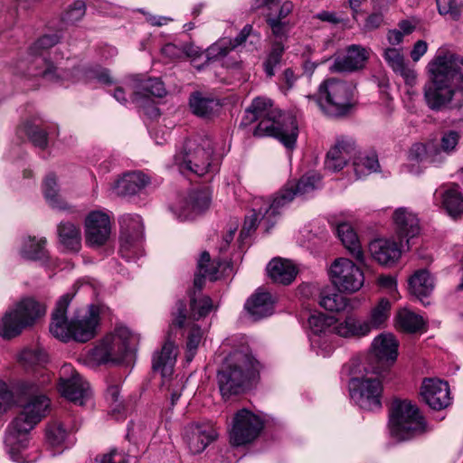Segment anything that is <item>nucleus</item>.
<instances>
[{"label":"nucleus","mask_w":463,"mask_h":463,"mask_svg":"<svg viewBox=\"0 0 463 463\" xmlns=\"http://www.w3.org/2000/svg\"><path fill=\"white\" fill-rule=\"evenodd\" d=\"M51 382L49 374L43 375L42 380H28L18 383L20 394L29 396L22 411L8 425L5 444L12 457L28 445L29 433L34 426L46 416L50 409V399L42 393Z\"/></svg>","instance_id":"1"},{"label":"nucleus","mask_w":463,"mask_h":463,"mask_svg":"<svg viewBox=\"0 0 463 463\" xmlns=\"http://www.w3.org/2000/svg\"><path fill=\"white\" fill-rule=\"evenodd\" d=\"M430 80L424 86V99L432 110L449 108L463 94V58L447 53L435 57L428 65Z\"/></svg>","instance_id":"2"},{"label":"nucleus","mask_w":463,"mask_h":463,"mask_svg":"<svg viewBox=\"0 0 463 463\" xmlns=\"http://www.w3.org/2000/svg\"><path fill=\"white\" fill-rule=\"evenodd\" d=\"M259 121L253 131L257 137H273L279 139L287 148L295 147L298 136L297 119L294 116L282 113L273 107L270 99L256 98L245 110L243 124Z\"/></svg>","instance_id":"3"},{"label":"nucleus","mask_w":463,"mask_h":463,"mask_svg":"<svg viewBox=\"0 0 463 463\" xmlns=\"http://www.w3.org/2000/svg\"><path fill=\"white\" fill-rule=\"evenodd\" d=\"M71 298V295L65 294L57 301L52 313L49 330L55 338L63 343H86L98 334L99 311L92 305L84 314L77 315L69 320L67 311Z\"/></svg>","instance_id":"4"},{"label":"nucleus","mask_w":463,"mask_h":463,"mask_svg":"<svg viewBox=\"0 0 463 463\" xmlns=\"http://www.w3.org/2000/svg\"><path fill=\"white\" fill-rule=\"evenodd\" d=\"M259 363L248 347L232 352L217 373L218 386L223 399L243 393L258 370Z\"/></svg>","instance_id":"5"},{"label":"nucleus","mask_w":463,"mask_h":463,"mask_svg":"<svg viewBox=\"0 0 463 463\" xmlns=\"http://www.w3.org/2000/svg\"><path fill=\"white\" fill-rule=\"evenodd\" d=\"M389 428L391 436L398 441L410 440L430 430L417 405L398 398L392 402Z\"/></svg>","instance_id":"6"},{"label":"nucleus","mask_w":463,"mask_h":463,"mask_svg":"<svg viewBox=\"0 0 463 463\" xmlns=\"http://www.w3.org/2000/svg\"><path fill=\"white\" fill-rule=\"evenodd\" d=\"M59 43L56 34L43 35L31 47L26 59L18 61L16 68L19 73L30 77H42L52 82H58L68 78V71L53 65L41 51L47 50Z\"/></svg>","instance_id":"7"},{"label":"nucleus","mask_w":463,"mask_h":463,"mask_svg":"<svg viewBox=\"0 0 463 463\" xmlns=\"http://www.w3.org/2000/svg\"><path fill=\"white\" fill-rule=\"evenodd\" d=\"M353 89L350 84L336 79L323 81L317 95H308L306 99L319 107L326 114L333 117L343 116L352 107Z\"/></svg>","instance_id":"8"},{"label":"nucleus","mask_w":463,"mask_h":463,"mask_svg":"<svg viewBox=\"0 0 463 463\" xmlns=\"http://www.w3.org/2000/svg\"><path fill=\"white\" fill-rule=\"evenodd\" d=\"M358 365L357 361H352L350 374L354 375L348 383L352 400L362 409L375 411L382 408L383 384L376 378H364L355 376Z\"/></svg>","instance_id":"9"},{"label":"nucleus","mask_w":463,"mask_h":463,"mask_svg":"<svg viewBox=\"0 0 463 463\" xmlns=\"http://www.w3.org/2000/svg\"><path fill=\"white\" fill-rule=\"evenodd\" d=\"M213 146L207 137L189 139L184 151L175 156L176 161L186 169L203 176L211 171Z\"/></svg>","instance_id":"10"},{"label":"nucleus","mask_w":463,"mask_h":463,"mask_svg":"<svg viewBox=\"0 0 463 463\" xmlns=\"http://www.w3.org/2000/svg\"><path fill=\"white\" fill-rule=\"evenodd\" d=\"M319 179L318 175H310L302 176L298 182H288L262 213L266 232L273 227L274 222L271 219L279 213V209L289 203L297 194L304 195L315 190Z\"/></svg>","instance_id":"11"},{"label":"nucleus","mask_w":463,"mask_h":463,"mask_svg":"<svg viewBox=\"0 0 463 463\" xmlns=\"http://www.w3.org/2000/svg\"><path fill=\"white\" fill-rule=\"evenodd\" d=\"M252 9L264 10L263 15L272 35L277 39L275 42L283 43L288 39L292 26L286 18L292 12L293 4L291 2L280 4L279 0H255Z\"/></svg>","instance_id":"12"},{"label":"nucleus","mask_w":463,"mask_h":463,"mask_svg":"<svg viewBox=\"0 0 463 463\" xmlns=\"http://www.w3.org/2000/svg\"><path fill=\"white\" fill-rule=\"evenodd\" d=\"M330 279L339 292L354 293L364 285L362 269L346 258H338L330 267Z\"/></svg>","instance_id":"13"},{"label":"nucleus","mask_w":463,"mask_h":463,"mask_svg":"<svg viewBox=\"0 0 463 463\" xmlns=\"http://www.w3.org/2000/svg\"><path fill=\"white\" fill-rule=\"evenodd\" d=\"M264 428L263 420L247 409L237 411L230 432L231 443L242 446L254 441Z\"/></svg>","instance_id":"14"},{"label":"nucleus","mask_w":463,"mask_h":463,"mask_svg":"<svg viewBox=\"0 0 463 463\" xmlns=\"http://www.w3.org/2000/svg\"><path fill=\"white\" fill-rule=\"evenodd\" d=\"M58 390L61 396L80 406L90 397L89 383L70 364L61 369Z\"/></svg>","instance_id":"15"},{"label":"nucleus","mask_w":463,"mask_h":463,"mask_svg":"<svg viewBox=\"0 0 463 463\" xmlns=\"http://www.w3.org/2000/svg\"><path fill=\"white\" fill-rule=\"evenodd\" d=\"M85 242L90 248H99L107 243L111 232L109 217L99 211L88 214L84 223Z\"/></svg>","instance_id":"16"},{"label":"nucleus","mask_w":463,"mask_h":463,"mask_svg":"<svg viewBox=\"0 0 463 463\" xmlns=\"http://www.w3.org/2000/svg\"><path fill=\"white\" fill-rule=\"evenodd\" d=\"M372 354L376 365L372 367V373L381 374L383 371L391 366L398 356V342L392 334H381L372 344Z\"/></svg>","instance_id":"17"},{"label":"nucleus","mask_w":463,"mask_h":463,"mask_svg":"<svg viewBox=\"0 0 463 463\" xmlns=\"http://www.w3.org/2000/svg\"><path fill=\"white\" fill-rule=\"evenodd\" d=\"M356 154L355 141L349 137H339L326 154L325 167L331 172L341 171Z\"/></svg>","instance_id":"18"},{"label":"nucleus","mask_w":463,"mask_h":463,"mask_svg":"<svg viewBox=\"0 0 463 463\" xmlns=\"http://www.w3.org/2000/svg\"><path fill=\"white\" fill-rule=\"evenodd\" d=\"M422 400L433 410L440 411L450 404V390L447 382L424 379L420 388Z\"/></svg>","instance_id":"19"},{"label":"nucleus","mask_w":463,"mask_h":463,"mask_svg":"<svg viewBox=\"0 0 463 463\" xmlns=\"http://www.w3.org/2000/svg\"><path fill=\"white\" fill-rule=\"evenodd\" d=\"M369 58L366 48L352 44L347 47L345 55L338 56L330 66L332 72H352L363 69Z\"/></svg>","instance_id":"20"},{"label":"nucleus","mask_w":463,"mask_h":463,"mask_svg":"<svg viewBox=\"0 0 463 463\" xmlns=\"http://www.w3.org/2000/svg\"><path fill=\"white\" fill-rule=\"evenodd\" d=\"M393 222L396 233L403 248V241L407 250L411 248L410 241L420 232L419 220L417 216L407 208H399L393 213Z\"/></svg>","instance_id":"21"},{"label":"nucleus","mask_w":463,"mask_h":463,"mask_svg":"<svg viewBox=\"0 0 463 463\" xmlns=\"http://www.w3.org/2000/svg\"><path fill=\"white\" fill-rule=\"evenodd\" d=\"M132 339L131 332L123 326L116 327L114 333L104 337L103 340L109 349L111 362H120L131 352Z\"/></svg>","instance_id":"22"},{"label":"nucleus","mask_w":463,"mask_h":463,"mask_svg":"<svg viewBox=\"0 0 463 463\" xmlns=\"http://www.w3.org/2000/svg\"><path fill=\"white\" fill-rule=\"evenodd\" d=\"M217 437L216 430L210 424H192L186 430V442L193 454L203 452Z\"/></svg>","instance_id":"23"},{"label":"nucleus","mask_w":463,"mask_h":463,"mask_svg":"<svg viewBox=\"0 0 463 463\" xmlns=\"http://www.w3.org/2000/svg\"><path fill=\"white\" fill-rule=\"evenodd\" d=\"M211 203V194L208 191H193L188 196L175 206V212L179 218L188 219L206 210Z\"/></svg>","instance_id":"24"},{"label":"nucleus","mask_w":463,"mask_h":463,"mask_svg":"<svg viewBox=\"0 0 463 463\" xmlns=\"http://www.w3.org/2000/svg\"><path fill=\"white\" fill-rule=\"evenodd\" d=\"M269 279L278 284L289 285L294 281L298 274L296 265L288 259L274 258L266 268Z\"/></svg>","instance_id":"25"},{"label":"nucleus","mask_w":463,"mask_h":463,"mask_svg":"<svg viewBox=\"0 0 463 463\" xmlns=\"http://www.w3.org/2000/svg\"><path fill=\"white\" fill-rule=\"evenodd\" d=\"M121 249L128 247L142 239L143 222L139 215L125 213L119 218Z\"/></svg>","instance_id":"26"},{"label":"nucleus","mask_w":463,"mask_h":463,"mask_svg":"<svg viewBox=\"0 0 463 463\" xmlns=\"http://www.w3.org/2000/svg\"><path fill=\"white\" fill-rule=\"evenodd\" d=\"M275 301V298L269 292L258 288L247 300L245 308L253 319L258 320L273 313Z\"/></svg>","instance_id":"27"},{"label":"nucleus","mask_w":463,"mask_h":463,"mask_svg":"<svg viewBox=\"0 0 463 463\" xmlns=\"http://www.w3.org/2000/svg\"><path fill=\"white\" fill-rule=\"evenodd\" d=\"M12 307L28 327L33 326L46 314V306L31 297L22 298Z\"/></svg>","instance_id":"28"},{"label":"nucleus","mask_w":463,"mask_h":463,"mask_svg":"<svg viewBox=\"0 0 463 463\" xmlns=\"http://www.w3.org/2000/svg\"><path fill=\"white\" fill-rule=\"evenodd\" d=\"M372 257L382 265H392L401 257L402 250L397 243L383 239H377L369 244Z\"/></svg>","instance_id":"29"},{"label":"nucleus","mask_w":463,"mask_h":463,"mask_svg":"<svg viewBox=\"0 0 463 463\" xmlns=\"http://www.w3.org/2000/svg\"><path fill=\"white\" fill-rule=\"evenodd\" d=\"M149 179L140 172H133L124 175L112 185V192L118 196L133 195L142 190Z\"/></svg>","instance_id":"30"},{"label":"nucleus","mask_w":463,"mask_h":463,"mask_svg":"<svg viewBox=\"0 0 463 463\" xmlns=\"http://www.w3.org/2000/svg\"><path fill=\"white\" fill-rule=\"evenodd\" d=\"M334 334L345 337H363L369 335L373 329L365 319L348 316L343 321H337L333 327Z\"/></svg>","instance_id":"31"},{"label":"nucleus","mask_w":463,"mask_h":463,"mask_svg":"<svg viewBox=\"0 0 463 463\" xmlns=\"http://www.w3.org/2000/svg\"><path fill=\"white\" fill-rule=\"evenodd\" d=\"M336 232L338 238L349 254L355 259L356 261L364 263V253L360 240L351 224L341 222L337 225Z\"/></svg>","instance_id":"32"},{"label":"nucleus","mask_w":463,"mask_h":463,"mask_svg":"<svg viewBox=\"0 0 463 463\" xmlns=\"http://www.w3.org/2000/svg\"><path fill=\"white\" fill-rule=\"evenodd\" d=\"M383 58L392 70L402 76L407 84H414L416 72L405 62L402 52L396 48H386L383 52Z\"/></svg>","instance_id":"33"},{"label":"nucleus","mask_w":463,"mask_h":463,"mask_svg":"<svg viewBox=\"0 0 463 463\" xmlns=\"http://www.w3.org/2000/svg\"><path fill=\"white\" fill-rule=\"evenodd\" d=\"M176 355L177 353L175 344L170 340L165 341L161 351L154 354L153 370L160 372L163 377L171 375Z\"/></svg>","instance_id":"34"},{"label":"nucleus","mask_w":463,"mask_h":463,"mask_svg":"<svg viewBox=\"0 0 463 463\" xmlns=\"http://www.w3.org/2000/svg\"><path fill=\"white\" fill-rule=\"evenodd\" d=\"M27 328L29 327L12 307L5 312L0 319V336L3 339L11 340L15 338Z\"/></svg>","instance_id":"35"},{"label":"nucleus","mask_w":463,"mask_h":463,"mask_svg":"<svg viewBox=\"0 0 463 463\" xmlns=\"http://www.w3.org/2000/svg\"><path fill=\"white\" fill-rule=\"evenodd\" d=\"M60 243L66 250L78 252L81 247V232L79 226L71 222H61L57 227Z\"/></svg>","instance_id":"36"},{"label":"nucleus","mask_w":463,"mask_h":463,"mask_svg":"<svg viewBox=\"0 0 463 463\" xmlns=\"http://www.w3.org/2000/svg\"><path fill=\"white\" fill-rule=\"evenodd\" d=\"M434 289V279L427 269L417 270L409 279L410 293L423 302Z\"/></svg>","instance_id":"37"},{"label":"nucleus","mask_w":463,"mask_h":463,"mask_svg":"<svg viewBox=\"0 0 463 463\" xmlns=\"http://www.w3.org/2000/svg\"><path fill=\"white\" fill-rule=\"evenodd\" d=\"M392 303L388 298H383L372 306L368 317L365 319L373 331L386 326L391 317Z\"/></svg>","instance_id":"38"},{"label":"nucleus","mask_w":463,"mask_h":463,"mask_svg":"<svg viewBox=\"0 0 463 463\" xmlns=\"http://www.w3.org/2000/svg\"><path fill=\"white\" fill-rule=\"evenodd\" d=\"M189 104L193 113L202 118L211 117L220 107L217 99L203 96L199 92L191 95Z\"/></svg>","instance_id":"39"},{"label":"nucleus","mask_w":463,"mask_h":463,"mask_svg":"<svg viewBox=\"0 0 463 463\" xmlns=\"http://www.w3.org/2000/svg\"><path fill=\"white\" fill-rule=\"evenodd\" d=\"M46 240L28 236L24 239L21 247V255L31 260H45L48 258V251L45 249Z\"/></svg>","instance_id":"40"},{"label":"nucleus","mask_w":463,"mask_h":463,"mask_svg":"<svg viewBox=\"0 0 463 463\" xmlns=\"http://www.w3.org/2000/svg\"><path fill=\"white\" fill-rule=\"evenodd\" d=\"M442 206L452 218L463 216V194L456 185L442 194Z\"/></svg>","instance_id":"41"},{"label":"nucleus","mask_w":463,"mask_h":463,"mask_svg":"<svg viewBox=\"0 0 463 463\" xmlns=\"http://www.w3.org/2000/svg\"><path fill=\"white\" fill-rule=\"evenodd\" d=\"M43 194L49 204L53 209L60 211L71 209L69 203L59 194L57 180L53 175H50L46 177L43 184Z\"/></svg>","instance_id":"42"},{"label":"nucleus","mask_w":463,"mask_h":463,"mask_svg":"<svg viewBox=\"0 0 463 463\" xmlns=\"http://www.w3.org/2000/svg\"><path fill=\"white\" fill-rule=\"evenodd\" d=\"M396 324L404 332L415 333L423 326L424 321L420 316L414 312L407 308H402L397 312Z\"/></svg>","instance_id":"43"},{"label":"nucleus","mask_w":463,"mask_h":463,"mask_svg":"<svg viewBox=\"0 0 463 463\" xmlns=\"http://www.w3.org/2000/svg\"><path fill=\"white\" fill-rule=\"evenodd\" d=\"M213 308L210 297L197 294L194 290L190 296V317L198 320L206 317Z\"/></svg>","instance_id":"44"},{"label":"nucleus","mask_w":463,"mask_h":463,"mask_svg":"<svg viewBox=\"0 0 463 463\" xmlns=\"http://www.w3.org/2000/svg\"><path fill=\"white\" fill-rule=\"evenodd\" d=\"M319 305L330 312L343 311L347 306V299L336 292L322 291Z\"/></svg>","instance_id":"45"},{"label":"nucleus","mask_w":463,"mask_h":463,"mask_svg":"<svg viewBox=\"0 0 463 463\" xmlns=\"http://www.w3.org/2000/svg\"><path fill=\"white\" fill-rule=\"evenodd\" d=\"M285 47L281 42H273L271 49L263 62L266 75L271 78L275 75V68L280 64Z\"/></svg>","instance_id":"46"},{"label":"nucleus","mask_w":463,"mask_h":463,"mask_svg":"<svg viewBox=\"0 0 463 463\" xmlns=\"http://www.w3.org/2000/svg\"><path fill=\"white\" fill-rule=\"evenodd\" d=\"M19 361L26 367L43 365L47 363L48 355L40 347L25 348L20 353Z\"/></svg>","instance_id":"47"},{"label":"nucleus","mask_w":463,"mask_h":463,"mask_svg":"<svg viewBox=\"0 0 463 463\" xmlns=\"http://www.w3.org/2000/svg\"><path fill=\"white\" fill-rule=\"evenodd\" d=\"M336 323L335 317L324 315L311 316L308 318L309 327L315 335L334 334L333 327Z\"/></svg>","instance_id":"48"},{"label":"nucleus","mask_w":463,"mask_h":463,"mask_svg":"<svg viewBox=\"0 0 463 463\" xmlns=\"http://www.w3.org/2000/svg\"><path fill=\"white\" fill-rule=\"evenodd\" d=\"M354 166L358 177L372 172H376L380 168L378 157L374 153L355 158Z\"/></svg>","instance_id":"49"},{"label":"nucleus","mask_w":463,"mask_h":463,"mask_svg":"<svg viewBox=\"0 0 463 463\" xmlns=\"http://www.w3.org/2000/svg\"><path fill=\"white\" fill-rule=\"evenodd\" d=\"M203 331L201 327L195 324L190 325L189 333L187 335V343H186V361L191 362L197 351V348L203 338Z\"/></svg>","instance_id":"50"},{"label":"nucleus","mask_w":463,"mask_h":463,"mask_svg":"<svg viewBox=\"0 0 463 463\" xmlns=\"http://www.w3.org/2000/svg\"><path fill=\"white\" fill-rule=\"evenodd\" d=\"M85 361L91 366L111 362V357L104 340L86 354Z\"/></svg>","instance_id":"51"},{"label":"nucleus","mask_w":463,"mask_h":463,"mask_svg":"<svg viewBox=\"0 0 463 463\" xmlns=\"http://www.w3.org/2000/svg\"><path fill=\"white\" fill-rule=\"evenodd\" d=\"M66 430L61 423L53 422L46 430V439L52 447L60 446L66 439Z\"/></svg>","instance_id":"52"},{"label":"nucleus","mask_w":463,"mask_h":463,"mask_svg":"<svg viewBox=\"0 0 463 463\" xmlns=\"http://www.w3.org/2000/svg\"><path fill=\"white\" fill-rule=\"evenodd\" d=\"M25 133L31 142L41 148H45L48 145L47 133L39 127L33 124L25 125Z\"/></svg>","instance_id":"53"},{"label":"nucleus","mask_w":463,"mask_h":463,"mask_svg":"<svg viewBox=\"0 0 463 463\" xmlns=\"http://www.w3.org/2000/svg\"><path fill=\"white\" fill-rule=\"evenodd\" d=\"M439 14L449 15L450 19L458 21L461 16V9L455 0H436Z\"/></svg>","instance_id":"54"},{"label":"nucleus","mask_w":463,"mask_h":463,"mask_svg":"<svg viewBox=\"0 0 463 463\" xmlns=\"http://www.w3.org/2000/svg\"><path fill=\"white\" fill-rule=\"evenodd\" d=\"M188 320L186 304L184 300H177L175 309L172 311V322L170 327L183 328Z\"/></svg>","instance_id":"55"},{"label":"nucleus","mask_w":463,"mask_h":463,"mask_svg":"<svg viewBox=\"0 0 463 463\" xmlns=\"http://www.w3.org/2000/svg\"><path fill=\"white\" fill-rule=\"evenodd\" d=\"M145 96L151 95L157 98H162L165 95L166 90L164 83L159 79H149L142 85Z\"/></svg>","instance_id":"56"},{"label":"nucleus","mask_w":463,"mask_h":463,"mask_svg":"<svg viewBox=\"0 0 463 463\" xmlns=\"http://www.w3.org/2000/svg\"><path fill=\"white\" fill-rule=\"evenodd\" d=\"M86 13V5L82 0L75 1L71 8L66 12L64 20L68 23H76L80 21Z\"/></svg>","instance_id":"57"},{"label":"nucleus","mask_w":463,"mask_h":463,"mask_svg":"<svg viewBox=\"0 0 463 463\" xmlns=\"http://www.w3.org/2000/svg\"><path fill=\"white\" fill-rule=\"evenodd\" d=\"M233 46V43H232L231 38H222L219 40L217 43L213 44L209 48L210 54L213 55L214 57H224L226 56L231 51L234 50L235 48H232Z\"/></svg>","instance_id":"58"},{"label":"nucleus","mask_w":463,"mask_h":463,"mask_svg":"<svg viewBox=\"0 0 463 463\" xmlns=\"http://www.w3.org/2000/svg\"><path fill=\"white\" fill-rule=\"evenodd\" d=\"M459 140V135L457 131L449 130L441 137L440 146L443 151L450 152L455 149Z\"/></svg>","instance_id":"59"},{"label":"nucleus","mask_w":463,"mask_h":463,"mask_svg":"<svg viewBox=\"0 0 463 463\" xmlns=\"http://www.w3.org/2000/svg\"><path fill=\"white\" fill-rule=\"evenodd\" d=\"M14 395L7 383L0 379V415L13 402Z\"/></svg>","instance_id":"60"},{"label":"nucleus","mask_w":463,"mask_h":463,"mask_svg":"<svg viewBox=\"0 0 463 463\" xmlns=\"http://www.w3.org/2000/svg\"><path fill=\"white\" fill-rule=\"evenodd\" d=\"M161 54L169 61H177L183 59V51L181 45L175 43H166L161 48Z\"/></svg>","instance_id":"61"},{"label":"nucleus","mask_w":463,"mask_h":463,"mask_svg":"<svg viewBox=\"0 0 463 463\" xmlns=\"http://www.w3.org/2000/svg\"><path fill=\"white\" fill-rule=\"evenodd\" d=\"M120 392L118 385H111L107 389L106 398L111 403L115 404V410L119 411L121 407Z\"/></svg>","instance_id":"62"},{"label":"nucleus","mask_w":463,"mask_h":463,"mask_svg":"<svg viewBox=\"0 0 463 463\" xmlns=\"http://www.w3.org/2000/svg\"><path fill=\"white\" fill-rule=\"evenodd\" d=\"M253 33V27L251 24H246L238 36L232 39V43H233V46L232 48H237L241 46L242 43H244L247 40V38Z\"/></svg>","instance_id":"63"},{"label":"nucleus","mask_w":463,"mask_h":463,"mask_svg":"<svg viewBox=\"0 0 463 463\" xmlns=\"http://www.w3.org/2000/svg\"><path fill=\"white\" fill-rule=\"evenodd\" d=\"M383 22V14L379 13H374L370 14L364 23V28L367 31H373L381 26Z\"/></svg>","instance_id":"64"}]
</instances>
